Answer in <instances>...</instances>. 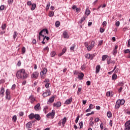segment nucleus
Listing matches in <instances>:
<instances>
[{
	"mask_svg": "<svg viewBox=\"0 0 130 130\" xmlns=\"http://www.w3.org/2000/svg\"><path fill=\"white\" fill-rule=\"evenodd\" d=\"M16 77L19 79H21V80H25V79L28 78V74L26 73L25 69H20L17 72Z\"/></svg>",
	"mask_w": 130,
	"mask_h": 130,
	"instance_id": "obj_1",
	"label": "nucleus"
},
{
	"mask_svg": "<svg viewBox=\"0 0 130 130\" xmlns=\"http://www.w3.org/2000/svg\"><path fill=\"white\" fill-rule=\"evenodd\" d=\"M125 101L124 100L122 99V100H118L116 103L115 107L116 109H118L119 107H120L121 105H123L124 104Z\"/></svg>",
	"mask_w": 130,
	"mask_h": 130,
	"instance_id": "obj_2",
	"label": "nucleus"
},
{
	"mask_svg": "<svg viewBox=\"0 0 130 130\" xmlns=\"http://www.w3.org/2000/svg\"><path fill=\"white\" fill-rule=\"evenodd\" d=\"M5 98L7 100H10L11 99V91H10V89H7L6 90Z\"/></svg>",
	"mask_w": 130,
	"mask_h": 130,
	"instance_id": "obj_3",
	"label": "nucleus"
},
{
	"mask_svg": "<svg viewBox=\"0 0 130 130\" xmlns=\"http://www.w3.org/2000/svg\"><path fill=\"white\" fill-rule=\"evenodd\" d=\"M47 73V69L44 68L43 71L41 72V79H44V75H46Z\"/></svg>",
	"mask_w": 130,
	"mask_h": 130,
	"instance_id": "obj_4",
	"label": "nucleus"
},
{
	"mask_svg": "<svg viewBox=\"0 0 130 130\" xmlns=\"http://www.w3.org/2000/svg\"><path fill=\"white\" fill-rule=\"evenodd\" d=\"M39 76V73L38 72H35L31 75V79H37Z\"/></svg>",
	"mask_w": 130,
	"mask_h": 130,
	"instance_id": "obj_5",
	"label": "nucleus"
},
{
	"mask_svg": "<svg viewBox=\"0 0 130 130\" xmlns=\"http://www.w3.org/2000/svg\"><path fill=\"white\" fill-rule=\"evenodd\" d=\"M54 115H55V111L52 110V112L47 114L46 116L47 117H49V116H51L52 118H53V117H54Z\"/></svg>",
	"mask_w": 130,
	"mask_h": 130,
	"instance_id": "obj_6",
	"label": "nucleus"
},
{
	"mask_svg": "<svg viewBox=\"0 0 130 130\" xmlns=\"http://www.w3.org/2000/svg\"><path fill=\"white\" fill-rule=\"evenodd\" d=\"M44 32H46V34H48V30L47 29H43L39 32V36H42L44 38V35H42Z\"/></svg>",
	"mask_w": 130,
	"mask_h": 130,
	"instance_id": "obj_7",
	"label": "nucleus"
},
{
	"mask_svg": "<svg viewBox=\"0 0 130 130\" xmlns=\"http://www.w3.org/2000/svg\"><path fill=\"white\" fill-rule=\"evenodd\" d=\"M51 94V92H50V90H47L46 92L43 93V97H47V96H50Z\"/></svg>",
	"mask_w": 130,
	"mask_h": 130,
	"instance_id": "obj_8",
	"label": "nucleus"
},
{
	"mask_svg": "<svg viewBox=\"0 0 130 130\" xmlns=\"http://www.w3.org/2000/svg\"><path fill=\"white\" fill-rule=\"evenodd\" d=\"M53 106V107H55V106L57 108L60 107L61 106V103L60 102H57L56 103H54Z\"/></svg>",
	"mask_w": 130,
	"mask_h": 130,
	"instance_id": "obj_9",
	"label": "nucleus"
},
{
	"mask_svg": "<svg viewBox=\"0 0 130 130\" xmlns=\"http://www.w3.org/2000/svg\"><path fill=\"white\" fill-rule=\"evenodd\" d=\"M5 95V88L2 87L0 91V96L3 97Z\"/></svg>",
	"mask_w": 130,
	"mask_h": 130,
	"instance_id": "obj_10",
	"label": "nucleus"
},
{
	"mask_svg": "<svg viewBox=\"0 0 130 130\" xmlns=\"http://www.w3.org/2000/svg\"><path fill=\"white\" fill-rule=\"evenodd\" d=\"M72 101H73V98H70L69 99L66 100V101L65 102V104H66L67 105L71 104V103H72Z\"/></svg>",
	"mask_w": 130,
	"mask_h": 130,
	"instance_id": "obj_11",
	"label": "nucleus"
},
{
	"mask_svg": "<svg viewBox=\"0 0 130 130\" xmlns=\"http://www.w3.org/2000/svg\"><path fill=\"white\" fill-rule=\"evenodd\" d=\"M63 36L64 38H69L70 37L69 36V34H68V30H65L63 32Z\"/></svg>",
	"mask_w": 130,
	"mask_h": 130,
	"instance_id": "obj_12",
	"label": "nucleus"
},
{
	"mask_svg": "<svg viewBox=\"0 0 130 130\" xmlns=\"http://www.w3.org/2000/svg\"><path fill=\"white\" fill-rule=\"evenodd\" d=\"M100 69H101V67L100 65H97V66L95 68V73L98 74L99 72H100Z\"/></svg>",
	"mask_w": 130,
	"mask_h": 130,
	"instance_id": "obj_13",
	"label": "nucleus"
},
{
	"mask_svg": "<svg viewBox=\"0 0 130 130\" xmlns=\"http://www.w3.org/2000/svg\"><path fill=\"white\" fill-rule=\"evenodd\" d=\"M78 78L79 80H83V78H84V73H80L78 76Z\"/></svg>",
	"mask_w": 130,
	"mask_h": 130,
	"instance_id": "obj_14",
	"label": "nucleus"
},
{
	"mask_svg": "<svg viewBox=\"0 0 130 130\" xmlns=\"http://www.w3.org/2000/svg\"><path fill=\"white\" fill-rule=\"evenodd\" d=\"M35 118L37 120H40V119H41V117H40V115H39V114H38L35 115Z\"/></svg>",
	"mask_w": 130,
	"mask_h": 130,
	"instance_id": "obj_15",
	"label": "nucleus"
},
{
	"mask_svg": "<svg viewBox=\"0 0 130 130\" xmlns=\"http://www.w3.org/2000/svg\"><path fill=\"white\" fill-rule=\"evenodd\" d=\"M40 107V103H38L34 107L35 110H39Z\"/></svg>",
	"mask_w": 130,
	"mask_h": 130,
	"instance_id": "obj_16",
	"label": "nucleus"
},
{
	"mask_svg": "<svg viewBox=\"0 0 130 130\" xmlns=\"http://www.w3.org/2000/svg\"><path fill=\"white\" fill-rule=\"evenodd\" d=\"M66 122H67V117H64L62 120V124L63 126H64V124H66Z\"/></svg>",
	"mask_w": 130,
	"mask_h": 130,
	"instance_id": "obj_17",
	"label": "nucleus"
},
{
	"mask_svg": "<svg viewBox=\"0 0 130 130\" xmlns=\"http://www.w3.org/2000/svg\"><path fill=\"white\" fill-rule=\"evenodd\" d=\"M28 117L29 119H33V118H35V115L34 113H31L29 116Z\"/></svg>",
	"mask_w": 130,
	"mask_h": 130,
	"instance_id": "obj_18",
	"label": "nucleus"
},
{
	"mask_svg": "<svg viewBox=\"0 0 130 130\" xmlns=\"http://www.w3.org/2000/svg\"><path fill=\"white\" fill-rule=\"evenodd\" d=\"M107 115L109 118L112 117V113H111V112L110 111L107 112Z\"/></svg>",
	"mask_w": 130,
	"mask_h": 130,
	"instance_id": "obj_19",
	"label": "nucleus"
},
{
	"mask_svg": "<svg viewBox=\"0 0 130 130\" xmlns=\"http://www.w3.org/2000/svg\"><path fill=\"white\" fill-rule=\"evenodd\" d=\"M86 19V16H83L82 18L79 21V24H82L83 22Z\"/></svg>",
	"mask_w": 130,
	"mask_h": 130,
	"instance_id": "obj_20",
	"label": "nucleus"
},
{
	"mask_svg": "<svg viewBox=\"0 0 130 130\" xmlns=\"http://www.w3.org/2000/svg\"><path fill=\"white\" fill-rule=\"evenodd\" d=\"M31 126H32L31 122H29L26 124V127H27L28 128H31Z\"/></svg>",
	"mask_w": 130,
	"mask_h": 130,
	"instance_id": "obj_21",
	"label": "nucleus"
},
{
	"mask_svg": "<svg viewBox=\"0 0 130 130\" xmlns=\"http://www.w3.org/2000/svg\"><path fill=\"white\" fill-rule=\"evenodd\" d=\"M36 8V4H33L31 5V11H34Z\"/></svg>",
	"mask_w": 130,
	"mask_h": 130,
	"instance_id": "obj_22",
	"label": "nucleus"
},
{
	"mask_svg": "<svg viewBox=\"0 0 130 130\" xmlns=\"http://www.w3.org/2000/svg\"><path fill=\"white\" fill-rule=\"evenodd\" d=\"M54 96H52L51 97L49 100V102L50 103H52L53 102H54Z\"/></svg>",
	"mask_w": 130,
	"mask_h": 130,
	"instance_id": "obj_23",
	"label": "nucleus"
},
{
	"mask_svg": "<svg viewBox=\"0 0 130 130\" xmlns=\"http://www.w3.org/2000/svg\"><path fill=\"white\" fill-rule=\"evenodd\" d=\"M50 7V2H48L47 5L46 7V10L48 11V10H49Z\"/></svg>",
	"mask_w": 130,
	"mask_h": 130,
	"instance_id": "obj_24",
	"label": "nucleus"
},
{
	"mask_svg": "<svg viewBox=\"0 0 130 130\" xmlns=\"http://www.w3.org/2000/svg\"><path fill=\"white\" fill-rule=\"evenodd\" d=\"M55 54H56V52H55V51H52L50 53V55H51V57H54V56H55Z\"/></svg>",
	"mask_w": 130,
	"mask_h": 130,
	"instance_id": "obj_25",
	"label": "nucleus"
},
{
	"mask_svg": "<svg viewBox=\"0 0 130 130\" xmlns=\"http://www.w3.org/2000/svg\"><path fill=\"white\" fill-rule=\"evenodd\" d=\"M29 98L31 100V103L32 102H34V101H35V98H34L33 95H30Z\"/></svg>",
	"mask_w": 130,
	"mask_h": 130,
	"instance_id": "obj_26",
	"label": "nucleus"
},
{
	"mask_svg": "<svg viewBox=\"0 0 130 130\" xmlns=\"http://www.w3.org/2000/svg\"><path fill=\"white\" fill-rule=\"evenodd\" d=\"M48 16L49 17H52L53 16H54V12H53V11H50L49 13Z\"/></svg>",
	"mask_w": 130,
	"mask_h": 130,
	"instance_id": "obj_27",
	"label": "nucleus"
},
{
	"mask_svg": "<svg viewBox=\"0 0 130 130\" xmlns=\"http://www.w3.org/2000/svg\"><path fill=\"white\" fill-rule=\"evenodd\" d=\"M117 79V75L116 74H113L112 76V80H116Z\"/></svg>",
	"mask_w": 130,
	"mask_h": 130,
	"instance_id": "obj_28",
	"label": "nucleus"
},
{
	"mask_svg": "<svg viewBox=\"0 0 130 130\" xmlns=\"http://www.w3.org/2000/svg\"><path fill=\"white\" fill-rule=\"evenodd\" d=\"M90 10L87 8L85 11V14H86L87 16H89V15H90Z\"/></svg>",
	"mask_w": 130,
	"mask_h": 130,
	"instance_id": "obj_29",
	"label": "nucleus"
},
{
	"mask_svg": "<svg viewBox=\"0 0 130 130\" xmlns=\"http://www.w3.org/2000/svg\"><path fill=\"white\" fill-rule=\"evenodd\" d=\"M86 58H89L91 59V54H86L85 55Z\"/></svg>",
	"mask_w": 130,
	"mask_h": 130,
	"instance_id": "obj_30",
	"label": "nucleus"
},
{
	"mask_svg": "<svg viewBox=\"0 0 130 130\" xmlns=\"http://www.w3.org/2000/svg\"><path fill=\"white\" fill-rule=\"evenodd\" d=\"M107 58V55H104L102 56V60L103 61H104V60H105V59H106Z\"/></svg>",
	"mask_w": 130,
	"mask_h": 130,
	"instance_id": "obj_31",
	"label": "nucleus"
},
{
	"mask_svg": "<svg viewBox=\"0 0 130 130\" xmlns=\"http://www.w3.org/2000/svg\"><path fill=\"white\" fill-rule=\"evenodd\" d=\"M18 36V32L17 31H14L13 34V38L14 39H15V38Z\"/></svg>",
	"mask_w": 130,
	"mask_h": 130,
	"instance_id": "obj_32",
	"label": "nucleus"
},
{
	"mask_svg": "<svg viewBox=\"0 0 130 130\" xmlns=\"http://www.w3.org/2000/svg\"><path fill=\"white\" fill-rule=\"evenodd\" d=\"M96 53L90 54V59L92 60L93 57H95V56H96Z\"/></svg>",
	"mask_w": 130,
	"mask_h": 130,
	"instance_id": "obj_33",
	"label": "nucleus"
},
{
	"mask_svg": "<svg viewBox=\"0 0 130 130\" xmlns=\"http://www.w3.org/2000/svg\"><path fill=\"white\" fill-rule=\"evenodd\" d=\"M130 126V120H129L128 121H127L125 123V126Z\"/></svg>",
	"mask_w": 130,
	"mask_h": 130,
	"instance_id": "obj_34",
	"label": "nucleus"
},
{
	"mask_svg": "<svg viewBox=\"0 0 130 130\" xmlns=\"http://www.w3.org/2000/svg\"><path fill=\"white\" fill-rule=\"evenodd\" d=\"M60 25V22L59 21H57L55 22V26L57 27H58Z\"/></svg>",
	"mask_w": 130,
	"mask_h": 130,
	"instance_id": "obj_35",
	"label": "nucleus"
},
{
	"mask_svg": "<svg viewBox=\"0 0 130 130\" xmlns=\"http://www.w3.org/2000/svg\"><path fill=\"white\" fill-rule=\"evenodd\" d=\"M26 52V48L25 47H23L22 48V53L24 54Z\"/></svg>",
	"mask_w": 130,
	"mask_h": 130,
	"instance_id": "obj_36",
	"label": "nucleus"
},
{
	"mask_svg": "<svg viewBox=\"0 0 130 130\" xmlns=\"http://www.w3.org/2000/svg\"><path fill=\"white\" fill-rule=\"evenodd\" d=\"M108 59V61H107L108 64H110V63H112V61L111 60V58H109Z\"/></svg>",
	"mask_w": 130,
	"mask_h": 130,
	"instance_id": "obj_37",
	"label": "nucleus"
},
{
	"mask_svg": "<svg viewBox=\"0 0 130 130\" xmlns=\"http://www.w3.org/2000/svg\"><path fill=\"white\" fill-rule=\"evenodd\" d=\"M80 72H78L77 71H74V75H76V76H79V74H80Z\"/></svg>",
	"mask_w": 130,
	"mask_h": 130,
	"instance_id": "obj_38",
	"label": "nucleus"
},
{
	"mask_svg": "<svg viewBox=\"0 0 130 130\" xmlns=\"http://www.w3.org/2000/svg\"><path fill=\"white\" fill-rule=\"evenodd\" d=\"M82 91V88H78V90L77 91V95H80V92Z\"/></svg>",
	"mask_w": 130,
	"mask_h": 130,
	"instance_id": "obj_39",
	"label": "nucleus"
},
{
	"mask_svg": "<svg viewBox=\"0 0 130 130\" xmlns=\"http://www.w3.org/2000/svg\"><path fill=\"white\" fill-rule=\"evenodd\" d=\"M2 28L3 30H5V29H6V28H7V24H4L3 25H2Z\"/></svg>",
	"mask_w": 130,
	"mask_h": 130,
	"instance_id": "obj_40",
	"label": "nucleus"
},
{
	"mask_svg": "<svg viewBox=\"0 0 130 130\" xmlns=\"http://www.w3.org/2000/svg\"><path fill=\"white\" fill-rule=\"evenodd\" d=\"M90 45L91 46V47L92 48L94 47V46H95V41H91Z\"/></svg>",
	"mask_w": 130,
	"mask_h": 130,
	"instance_id": "obj_41",
	"label": "nucleus"
},
{
	"mask_svg": "<svg viewBox=\"0 0 130 130\" xmlns=\"http://www.w3.org/2000/svg\"><path fill=\"white\" fill-rule=\"evenodd\" d=\"M5 10V5H1L0 7V11H4Z\"/></svg>",
	"mask_w": 130,
	"mask_h": 130,
	"instance_id": "obj_42",
	"label": "nucleus"
},
{
	"mask_svg": "<svg viewBox=\"0 0 130 130\" xmlns=\"http://www.w3.org/2000/svg\"><path fill=\"white\" fill-rule=\"evenodd\" d=\"M86 48H87V50H91V49H92V48H93V47H92L91 45L88 46L87 47H86Z\"/></svg>",
	"mask_w": 130,
	"mask_h": 130,
	"instance_id": "obj_43",
	"label": "nucleus"
},
{
	"mask_svg": "<svg viewBox=\"0 0 130 130\" xmlns=\"http://www.w3.org/2000/svg\"><path fill=\"white\" fill-rule=\"evenodd\" d=\"M91 114H94V111H92L91 113L86 114V116H89V115H91Z\"/></svg>",
	"mask_w": 130,
	"mask_h": 130,
	"instance_id": "obj_44",
	"label": "nucleus"
},
{
	"mask_svg": "<svg viewBox=\"0 0 130 130\" xmlns=\"http://www.w3.org/2000/svg\"><path fill=\"white\" fill-rule=\"evenodd\" d=\"M12 119L14 120V122L17 121V116L16 115H14L13 118Z\"/></svg>",
	"mask_w": 130,
	"mask_h": 130,
	"instance_id": "obj_45",
	"label": "nucleus"
},
{
	"mask_svg": "<svg viewBox=\"0 0 130 130\" xmlns=\"http://www.w3.org/2000/svg\"><path fill=\"white\" fill-rule=\"evenodd\" d=\"M124 53H129L130 52V50L127 49H126V50H124Z\"/></svg>",
	"mask_w": 130,
	"mask_h": 130,
	"instance_id": "obj_46",
	"label": "nucleus"
},
{
	"mask_svg": "<svg viewBox=\"0 0 130 130\" xmlns=\"http://www.w3.org/2000/svg\"><path fill=\"white\" fill-rule=\"evenodd\" d=\"M89 109H93L94 108V106L93 105V104H90L89 105Z\"/></svg>",
	"mask_w": 130,
	"mask_h": 130,
	"instance_id": "obj_47",
	"label": "nucleus"
},
{
	"mask_svg": "<svg viewBox=\"0 0 130 130\" xmlns=\"http://www.w3.org/2000/svg\"><path fill=\"white\" fill-rule=\"evenodd\" d=\"M119 25H120V23L119 22V21H117L115 23V25L116 26V27H119Z\"/></svg>",
	"mask_w": 130,
	"mask_h": 130,
	"instance_id": "obj_48",
	"label": "nucleus"
},
{
	"mask_svg": "<svg viewBox=\"0 0 130 130\" xmlns=\"http://www.w3.org/2000/svg\"><path fill=\"white\" fill-rule=\"evenodd\" d=\"M80 118V115H78L77 117V118H76V120H75V122H76V123H78V121H79V119Z\"/></svg>",
	"mask_w": 130,
	"mask_h": 130,
	"instance_id": "obj_49",
	"label": "nucleus"
},
{
	"mask_svg": "<svg viewBox=\"0 0 130 130\" xmlns=\"http://www.w3.org/2000/svg\"><path fill=\"white\" fill-rule=\"evenodd\" d=\"M85 69H86V66H85V64L82 65L81 67V70L82 71H84V70H85Z\"/></svg>",
	"mask_w": 130,
	"mask_h": 130,
	"instance_id": "obj_50",
	"label": "nucleus"
},
{
	"mask_svg": "<svg viewBox=\"0 0 130 130\" xmlns=\"http://www.w3.org/2000/svg\"><path fill=\"white\" fill-rule=\"evenodd\" d=\"M49 85H50V83L47 82V83H46L45 84V87L47 89L48 88H49Z\"/></svg>",
	"mask_w": 130,
	"mask_h": 130,
	"instance_id": "obj_51",
	"label": "nucleus"
},
{
	"mask_svg": "<svg viewBox=\"0 0 130 130\" xmlns=\"http://www.w3.org/2000/svg\"><path fill=\"white\" fill-rule=\"evenodd\" d=\"M123 85H124V84L122 82H120L118 83V86H123Z\"/></svg>",
	"mask_w": 130,
	"mask_h": 130,
	"instance_id": "obj_52",
	"label": "nucleus"
},
{
	"mask_svg": "<svg viewBox=\"0 0 130 130\" xmlns=\"http://www.w3.org/2000/svg\"><path fill=\"white\" fill-rule=\"evenodd\" d=\"M47 109H48V107L45 106L44 108V110H43L45 113H47L46 110H47Z\"/></svg>",
	"mask_w": 130,
	"mask_h": 130,
	"instance_id": "obj_53",
	"label": "nucleus"
},
{
	"mask_svg": "<svg viewBox=\"0 0 130 130\" xmlns=\"http://www.w3.org/2000/svg\"><path fill=\"white\" fill-rule=\"evenodd\" d=\"M66 51H67V48H63L62 51V52L63 54H64V53H66Z\"/></svg>",
	"mask_w": 130,
	"mask_h": 130,
	"instance_id": "obj_54",
	"label": "nucleus"
},
{
	"mask_svg": "<svg viewBox=\"0 0 130 130\" xmlns=\"http://www.w3.org/2000/svg\"><path fill=\"white\" fill-rule=\"evenodd\" d=\"M79 125H80V128H82L83 127V121H81L79 123Z\"/></svg>",
	"mask_w": 130,
	"mask_h": 130,
	"instance_id": "obj_55",
	"label": "nucleus"
},
{
	"mask_svg": "<svg viewBox=\"0 0 130 130\" xmlns=\"http://www.w3.org/2000/svg\"><path fill=\"white\" fill-rule=\"evenodd\" d=\"M75 47H76V45L75 44H74L73 46L71 47L70 50H74V49H75Z\"/></svg>",
	"mask_w": 130,
	"mask_h": 130,
	"instance_id": "obj_56",
	"label": "nucleus"
},
{
	"mask_svg": "<svg viewBox=\"0 0 130 130\" xmlns=\"http://www.w3.org/2000/svg\"><path fill=\"white\" fill-rule=\"evenodd\" d=\"M124 130H130V125L125 126V129Z\"/></svg>",
	"mask_w": 130,
	"mask_h": 130,
	"instance_id": "obj_57",
	"label": "nucleus"
},
{
	"mask_svg": "<svg viewBox=\"0 0 130 130\" xmlns=\"http://www.w3.org/2000/svg\"><path fill=\"white\" fill-rule=\"evenodd\" d=\"M12 90H15L16 89V84H13L11 87Z\"/></svg>",
	"mask_w": 130,
	"mask_h": 130,
	"instance_id": "obj_58",
	"label": "nucleus"
},
{
	"mask_svg": "<svg viewBox=\"0 0 130 130\" xmlns=\"http://www.w3.org/2000/svg\"><path fill=\"white\" fill-rule=\"evenodd\" d=\"M89 125L90 126H93V125H94V122L91 121L90 122H89Z\"/></svg>",
	"mask_w": 130,
	"mask_h": 130,
	"instance_id": "obj_59",
	"label": "nucleus"
},
{
	"mask_svg": "<svg viewBox=\"0 0 130 130\" xmlns=\"http://www.w3.org/2000/svg\"><path fill=\"white\" fill-rule=\"evenodd\" d=\"M76 12L77 13H80V12H81V8H76Z\"/></svg>",
	"mask_w": 130,
	"mask_h": 130,
	"instance_id": "obj_60",
	"label": "nucleus"
},
{
	"mask_svg": "<svg viewBox=\"0 0 130 130\" xmlns=\"http://www.w3.org/2000/svg\"><path fill=\"white\" fill-rule=\"evenodd\" d=\"M116 53H117V50L115 49H114V50H113V54H114V55L115 54H116Z\"/></svg>",
	"mask_w": 130,
	"mask_h": 130,
	"instance_id": "obj_61",
	"label": "nucleus"
},
{
	"mask_svg": "<svg viewBox=\"0 0 130 130\" xmlns=\"http://www.w3.org/2000/svg\"><path fill=\"white\" fill-rule=\"evenodd\" d=\"M104 124H103V123H101V124H100V127L101 128V129H103V126H104Z\"/></svg>",
	"mask_w": 130,
	"mask_h": 130,
	"instance_id": "obj_62",
	"label": "nucleus"
},
{
	"mask_svg": "<svg viewBox=\"0 0 130 130\" xmlns=\"http://www.w3.org/2000/svg\"><path fill=\"white\" fill-rule=\"evenodd\" d=\"M102 43H103V40H101L99 42V44L98 45H102Z\"/></svg>",
	"mask_w": 130,
	"mask_h": 130,
	"instance_id": "obj_63",
	"label": "nucleus"
},
{
	"mask_svg": "<svg viewBox=\"0 0 130 130\" xmlns=\"http://www.w3.org/2000/svg\"><path fill=\"white\" fill-rule=\"evenodd\" d=\"M127 47H130V39L128 40Z\"/></svg>",
	"mask_w": 130,
	"mask_h": 130,
	"instance_id": "obj_64",
	"label": "nucleus"
}]
</instances>
